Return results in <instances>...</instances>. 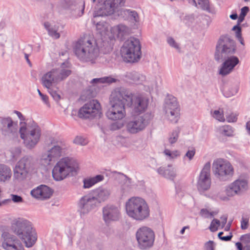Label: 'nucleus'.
<instances>
[{"label": "nucleus", "mask_w": 250, "mask_h": 250, "mask_svg": "<svg viewBox=\"0 0 250 250\" xmlns=\"http://www.w3.org/2000/svg\"><path fill=\"white\" fill-rule=\"evenodd\" d=\"M95 41L96 45L99 49V52L100 51L103 54H108L112 50L113 43L111 42V41L103 38Z\"/></svg>", "instance_id": "obj_29"}, {"label": "nucleus", "mask_w": 250, "mask_h": 250, "mask_svg": "<svg viewBox=\"0 0 250 250\" xmlns=\"http://www.w3.org/2000/svg\"><path fill=\"white\" fill-rule=\"evenodd\" d=\"M14 113L17 115L21 122H26L25 117L21 114V112L17 110H14Z\"/></svg>", "instance_id": "obj_61"}, {"label": "nucleus", "mask_w": 250, "mask_h": 250, "mask_svg": "<svg viewBox=\"0 0 250 250\" xmlns=\"http://www.w3.org/2000/svg\"><path fill=\"white\" fill-rule=\"evenodd\" d=\"M198 4L204 10L209 11V5L208 0H198Z\"/></svg>", "instance_id": "obj_50"}, {"label": "nucleus", "mask_w": 250, "mask_h": 250, "mask_svg": "<svg viewBox=\"0 0 250 250\" xmlns=\"http://www.w3.org/2000/svg\"><path fill=\"white\" fill-rule=\"evenodd\" d=\"M164 110L167 119L172 123H176L179 118V105L177 99L168 95L164 104Z\"/></svg>", "instance_id": "obj_13"}, {"label": "nucleus", "mask_w": 250, "mask_h": 250, "mask_svg": "<svg viewBox=\"0 0 250 250\" xmlns=\"http://www.w3.org/2000/svg\"><path fill=\"white\" fill-rule=\"evenodd\" d=\"M212 171L216 178L220 181H225L233 175L234 169L228 161L223 159H217L213 162Z\"/></svg>", "instance_id": "obj_10"}, {"label": "nucleus", "mask_w": 250, "mask_h": 250, "mask_svg": "<svg viewBox=\"0 0 250 250\" xmlns=\"http://www.w3.org/2000/svg\"><path fill=\"white\" fill-rule=\"evenodd\" d=\"M213 241H209L205 244V250H214Z\"/></svg>", "instance_id": "obj_62"}, {"label": "nucleus", "mask_w": 250, "mask_h": 250, "mask_svg": "<svg viewBox=\"0 0 250 250\" xmlns=\"http://www.w3.org/2000/svg\"><path fill=\"white\" fill-rule=\"evenodd\" d=\"M45 28L47 30L49 35L53 38L57 39L60 37V34L58 32V27L53 25L48 22L44 23Z\"/></svg>", "instance_id": "obj_35"}, {"label": "nucleus", "mask_w": 250, "mask_h": 250, "mask_svg": "<svg viewBox=\"0 0 250 250\" xmlns=\"http://www.w3.org/2000/svg\"><path fill=\"white\" fill-rule=\"evenodd\" d=\"M31 195L35 198L44 200L49 198L52 194V189L47 186L42 185L31 191Z\"/></svg>", "instance_id": "obj_22"}, {"label": "nucleus", "mask_w": 250, "mask_h": 250, "mask_svg": "<svg viewBox=\"0 0 250 250\" xmlns=\"http://www.w3.org/2000/svg\"><path fill=\"white\" fill-rule=\"evenodd\" d=\"M120 88L121 91L127 93V96L123 94V96L127 105L131 108L134 114L140 115L147 110L149 100L145 94L138 92L132 93L124 87H120Z\"/></svg>", "instance_id": "obj_7"}, {"label": "nucleus", "mask_w": 250, "mask_h": 250, "mask_svg": "<svg viewBox=\"0 0 250 250\" xmlns=\"http://www.w3.org/2000/svg\"><path fill=\"white\" fill-rule=\"evenodd\" d=\"M79 166L73 158L65 157L61 159L52 170V176L55 180H62L69 176H74L77 173Z\"/></svg>", "instance_id": "obj_8"}, {"label": "nucleus", "mask_w": 250, "mask_h": 250, "mask_svg": "<svg viewBox=\"0 0 250 250\" xmlns=\"http://www.w3.org/2000/svg\"><path fill=\"white\" fill-rule=\"evenodd\" d=\"M235 51V42L228 35L220 37L214 53V58L216 61L223 62L219 70L220 75L224 76L229 74L239 63L238 57L233 55Z\"/></svg>", "instance_id": "obj_1"}, {"label": "nucleus", "mask_w": 250, "mask_h": 250, "mask_svg": "<svg viewBox=\"0 0 250 250\" xmlns=\"http://www.w3.org/2000/svg\"><path fill=\"white\" fill-rule=\"evenodd\" d=\"M125 81L130 83L139 84L145 81L146 77L138 72L131 71L126 72L125 75Z\"/></svg>", "instance_id": "obj_25"}, {"label": "nucleus", "mask_w": 250, "mask_h": 250, "mask_svg": "<svg viewBox=\"0 0 250 250\" xmlns=\"http://www.w3.org/2000/svg\"><path fill=\"white\" fill-rule=\"evenodd\" d=\"M50 154H51L48 150L42 154L41 161L44 166L49 165L51 161H54V158Z\"/></svg>", "instance_id": "obj_38"}, {"label": "nucleus", "mask_w": 250, "mask_h": 250, "mask_svg": "<svg viewBox=\"0 0 250 250\" xmlns=\"http://www.w3.org/2000/svg\"><path fill=\"white\" fill-rule=\"evenodd\" d=\"M167 42L169 45L172 47L175 48L176 49H179V44L175 41V40L171 37H169L167 39Z\"/></svg>", "instance_id": "obj_58"}, {"label": "nucleus", "mask_w": 250, "mask_h": 250, "mask_svg": "<svg viewBox=\"0 0 250 250\" xmlns=\"http://www.w3.org/2000/svg\"><path fill=\"white\" fill-rule=\"evenodd\" d=\"M73 49L77 58L83 62L94 63L99 54L96 41L87 37L80 39L75 43Z\"/></svg>", "instance_id": "obj_2"}, {"label": "nucleus", "mask_w": 250, "mask_h": 250, "mask_svg": "<svg viewBox=\"0 0 250 250\" xmlns=\"http://www.w3.org/2000/svg\"><path fill=\"white\" fill-rule=\"evenodd\" d=\"M249 218L248 216H242L241 220V229L243 230L246 229L249 227Z\"/></svg>", "instance_id": "obj_54"}, {"label": "nucleus", "mask_w": 250, "mask_h": 250, "mask_svg": "<svg viewBox=\"0 0 250 250\" xmlns=\"http://www.w3.org/2000/svg\"><path fill=\"white\" fill-rule=\"evenodd\" d=\"M226 120L229 123H233L237 121V115L234 113H230V114L226 115Z\"/></svg>", "instance_id": "obj_56"}, {"label": "nucleus", "mask_w": 250, "mask_h": 250, "mask_svg": "<svg viewBox=\"0 0 250 250\" xmlns=\"http://www.w3.org/2000/svg\"><path fill=\"white\" fill-rule=\"evenodd\" d=\"M221 224L220 221L217 219H213L210 223L209 229L212 232L216 231Z\"/></svg>", "instance_id": "obj_47"}, {"label": "nucleus", "mask_w": 250, "mask_h": 250, "mask_svg": "<svg viewBox=\"0 0 250 250\" xmlns=\"http://www.w3.org/2000/svg\"><path fill=\"white\" fill-rule=\"evenodd\" d=\"M231 187H234L235 191L234 192H237V194H240L244 190L247 188L248 183L245 180H237L231 184Z\"/></svg>", "instance_id": "obj_34"}, {"label": "nucleus", "mask_w": 250, "mask_h": 250, "mask_svg": "<svg viewBox=\"0 0 250 250\" xmlns=\"http://www.w3.org/2000/svg\"><path fill=\"white\" fill-rule=\"evenodd\" d=\"M235 189L234 187H231V184H230L228 187H227L225 190L226 194L227 196H220V198L223 201H228L229 200L228 197L233 196L237 194V192H234Z\"/></svg>", "instance_id": "obj_40"}, {"label": "nucleus", "mask_w": 250, "mask_h": 250, "mask_svg": "<svg viewBox=\"0 0 250 250\" xmlns=\"http://www.w3.org/2000/svg\"><path fill=\"white\" fill-rule=\"evenodd\" d=\"M111 32L119 39L123 40L130 33V29L125 25L120 24L111 28Z\"/></svg>", "instance_id": "obj_27"}, {"label": "nucleus", "mask_w": 250, "mask_h": 250, "mask_svg": "<svg viewBox=\"0 0 250 250\" xmlns=\"http://www.w3.org/2000/svg\"><path fill=\"white\" fill-rule=\"evenodd\" d=\"M96 28L97 32L102 37L106 34V32L109 29V25L105 21H99L96 25Z\"/></svg>", "instance_id": "obj_37"}, {"label": "nucleus", "mask_w": 250, "mask_h": 250, "mask_svg": "<svg viewBox=\"0 0 250 250\" xmlns=\"http://www.w3.org/2000/svg\"><path fill=\"white\" fill-rule=\"evenodd\" d=\"M11 199H7L0 202V206L2 205H5L11 203L13 201L14 203H19L23 202V199L22 197L18 195L11 194Z\"/></svg>", "instance_id": "obj_39"}, {"label": "nucleus", "mask_w": 250, "mask_h": 250, "mask_svg": "<svg viewBox=\"0 0 250 250\" xmlns=\"http://www.w3.org/2000/svg\"><path fill=\"white\" fill-rule=\"evenodd\" d=\"M55 74L52 69L49 72L45 74L42 77V83L44 86L48 89H50L53 83H58L56 80Z\"/></svg>", "instance_id": "obj_31"}, {"label": "nucleus", "mask_w": 250, "mask_h": 250, "mask_svg": "<svg viewBox=\"0 0 250 250\" xmlns=\"http://www.w3.org/2000/svg\"><path fill=\"white\" fill-rule=\"evenodd\" d=\"M129 9L121 8L117 11L118 16L124 20H128Z\"/></svg>", "instance_id": "obj_43"}, {"label": "nucleus", "mask_w": 250, "mask_h": 250, "mask_svg": "<svg viewBox=\"0 0 250 250\" xmlns=\"http://www.w3.org/2000/svg\"><path fill=\"white\" fill-rule=\"evenodd\" d=\"M95 181L93 179L92 177L85 179L83 180V188H89L95 185Z\"/></svg>", "instance_id": "obj_53"}, {"label": "nucleus", "mask_w": 250, "mask_h": 250, "mask_svg": "<svg viewBox=\"0 0 250 250\" xmlns=\"http://www.w3.org/2000/svg\"><path fill=\"white\" fill-rule=\"evenodd\" d=\"M98 206L96 200L91 193L83 196L78 203V211L81 217L87 214Z\"/></svg>", "instance_id": "obj_16"}, {"label": "nucleus", "mask_w": 250, "mask_h": 250, "mask_svg": "<svg viewBox=\"0 0 250 250\" xmlns=\"http://www.w3.org/2000/svg\"><path fill=\"white\" fill-rule=\"evenodd\" d=\"M125 0H105L104 2L98 6L94 11V17H103L111 15L115 12L119 6L124 5Z\"/></svg>", "instance_id": "obj_14"}, {"label": "nucleus", "mask_w": 250, "mask_h": 250, "mask_svg": "<svg viewBox=\"0 0 250 250\" xmlns=\"http://www.w3.org/2000/svg\"><path fill=\"white\" fill-rule=\"evenodd\" d=\"M13 231L24 243L27 248L32 247L35 243L37 237L32 225L23 218H18L12 224Z\"/></svg>", "instance_id": "obj_3"}, {"label": "nucleus", "mask_w": 250, "mask_h": 250, "mask_svg": "<svg viewBox=\"0 0 250 250\" xmlns=\"http://www.w3.org/2000/svg\"><path fill=\"white\" fill-rule=\"evenodd\" d=\"M73 142L79 145L84 146L87 144V141L82 136H77L73 141Z\"/></svg>", "instance_id": "obj_55"}, {"label": "nucleus", "mask_w": 250, "mask_h": 250, "mask_svg": "<svg viewBox=\"0 0 250 250\" xmlns=\"http://www.w3.org/2000/svg\"><path fill=\"white\" fill-rule=\"evenodd\" d=\"M103 219L106 225L118 221L121 217L120 209L113 205H107L102 208Z\"/></svg>", "instance_id": "obj_19"}, {"label": "nucleus", "mask_w": 250, "mask_h": 250, "mask_svg": "<svg viewBox=\"0 0 250 250\" xmlns=\"http://www.w3.org/2000/svg\"><path fill=\"white\" fill-rule=\"evenodd\" d=\"M195 149H193L192 150H188L186 153L184 158H185L186 157H187L189 159V160L190 161L193 159L194 156L195 155Z\"/></svg>", "instance_id": "obj_59"}, {"label": "nucleus", "mask_w": 250, "mask_h": 250, "mask_svg": "<svg viewBox=\"0 0 250 250\" xmlns=\"http://www.w3.org/2000/svg\"><path fill=\"white\" fill-rule=\"evenodd\" d=\"M125 210L127 215L136 221H143L150 214L148 205L146 200L139 197H132L125 203Z\"/></svg>", "instance_id": "obj_6"}, {"label": "nucleus", "mask_w": 250, "mask_h": 250, "mask_svg": "<svg viewBox=\"0 0 250 250\" xmlns=\"http://www.w3.org/2000/svg\"><path fill=\"white\" fill-rule=\"evenodd\" d=\"M61 5L75 17H81L84 13L85 2L83 0H61Z\"/></svg>", "instance_id": "obj_18"}, {"label": "nucleus", "mask_w": 250, "mask_h": 250, "mask_svg": "<svg viewBox=\"0 0 250 250\" xmlns=\"http://www.w3.org/2000/svg\"><path fill=\"white\" fill-rule=\"evenodd\" d=\"M49 93L53 97L54 100L58 101L61 99L60 92L58 90L53 89L50 87V89H48Z\"/></svg>", "instance_id": "obj_49"}, {"label": "nucleus", "mask_w": 250, "mask_h": 250, "mask_svg": "<svg viewBox=\"0 0 250 250\" xmlns=\"http://www.w3.org/2000/svg\"><path fill=\"white\" fill-rule=\"evenodd\" d=\"M157 172L159 174L169 179H173L176 176V169L171 165H168L167 167H160L158 168Z\"/></svg>", "instance_id": "obj_30"}, {"label": "nucleus", "mask_w": 250, "mask_h": 250, "mask_svg": "<svg viewBox=\"0 0 250 250\" xmlns=\"http://www.w3.org/2000/svg\"><path fill=\"white\" fill-rule=\"evenodd\" d=\"M49 140L50 144L53 146L48 150L51 154L50 155L54 159L58 158L65 152L68 147V144L63 140H58L54 138H50Z\"/></svg>", "instance_id": "obj_21"}, {"label": "nucleus", "mask_w": 250, "mask_h": 250, "mask_svg": "<svg viewBox=\"0 0 250 250\" xmlns=\"http://www.w3.org/2000/svg\"><path fill=\"white\" fill-rule=\"evenodd\" d=\"M1 130L5 135L13 134L17 131V124L14 123L11 118H2L0 121Z\"/></svg>", "instance_id": "obj_23"}, {"label": "nucleus", "mask_w": 250, "mask_h": 250, "mask_svg": "<svg viewBox=\"0 0 250 250\" xmlns=\"http://www.w3.org/2000/svg\"><path fill=\"white\" fill-rule=\"evenodd\" d=\"M16 164L30 172L34 169L35 161L32 156L26 155L20 159Z\"/></svg>", "instance_id": "obj_28"}, {"label": "nucleus", "mask_w": 250, "mask_h": 250, "mask_svg": "<svg viewBox=\"0 0 250 250\" xmlns=\"http://www.w3.org/2000/svg\"><path fill=\"white\" fill-rule=\"evenodd\" d=\"M19 133L23 144L28 149L34 148L39 143L41 136L40 127L34 121L20 122Z\"/></svg>", "instance_id": "obj_4"}, {"label": "nucleus", "mask_w": 250, "mask_h": 250, "mask_svg": "<svg viewBox=\"0 0 250 250\" xmlns=\"http://www.w3.org/2000/svg\"><path fill=\"white\" fill-rule=\"evenodd\" d=\"M67 64L68 63H63L58 69H53L58 82L63 81L71 74V71Z\"/></svg>", "instance_id": "obj_24"}, {"label": "nucleus", "mask_w": 250, "mask_h": 250, "mask_svg": "<svg viewBox=\"0 0 250 250\" xmlns=\"http://www.w3.org/2000/svg\"><path fill=\"white\" fill-rule=\"evenodd\" d=\"M124 126L122 122H116L110 125L109 129L112 131H115L122 128Z\"/></svg>", "instance_id": "obj_51"}, {"label": "nucleus", "mask_w": 250, "mask_h": 250, "mask_svg": "<svg viewBox=\"0 0 250 250\" xmlns=\"http://www.w3.org/2000/svg\"><path fill=\"white\" fill-rule=\"evenodd\" d=\"M123 94L127 96V93L121 91L120 87L115 88L110 96L111 107L107 111V117L111 120H121L125 117L126 111L125 109V102Z\"/></svg>", "instance_id": "obj_5"}, {"label": "nucleus", "mask_w": 250, "mask_h": 250, "mask_svg": "<svg viewBox=\"0 0 250 250\" xmlns=\"http://www.w3.org/2000/svg\"><path fill=\"white\" fill-rule=\"evenodd\" d=\"M11 156L13 159H17L21 154V148L19 147H15L11 149Z\"/></svg>", "instance_id": "obj_52"}, {"label": "nucleus", "mask_w": 250, "mask_h": 250, "mask_svg": "<svg viewBox=\"0 0 250 250\" xmlns=\"http://www.w3.org/2000/svg\"><path fill=\"white\" fill-rule=\"evenodd\" d=\"M100 104L96 100H92L86 103L82 107L78 112L81 118L90 119L95 117H100Z\"/></svg>", "instance_id": "obj_15"}, {"label": "nucleus", "mask_w": 250, "mask_h": 250, "mask_svg": "<svg viewBox=\"0 0 250 250\" xmlns=\"http://www.w3.org/2000/svg\"><path fill=\"white\" fill-rule=\"evenodd\" d=\"M33 48L31 45L28 44L26 45L23 50V54L26 53L30 54L32 52Z\"/></svg>", "instance_id": "obj_63"}, {"label": "nucleus", "mask_w": 250, "mask_h": 250, "mask_svg": "<svg viewBox=\"0 0 250 250\" xmlns=\"http://www.w3.org/2000/svg\"><path fill=\"white\" fill-rule=\"evenodd\" d=\"M117 81V79L112 78L111 77H104L99 78H95L92 79L90 83L94 85L97 83H115Z\"/></svg>", "instance_id": "obj_36"}, {"label": "nucleus", "mask_w": 250, "mask_h": 250, "mask_svg": "<svg viewBox=\"0 0 250 250\" xmlns=\"http://www.w3.org/2000/svg\"><path fill=\"white\" fill-rule=\"evenodd\" d=\"M220 130L224 135L228 136H231L233 133L232 127L230 125L223 126Z\"/></svg>", "instance_id": "obj_46"}, {"label": "nucleus", "mask_w": 250, "mask_h": 250, "mask_svg": "<svg viewBox=\"0 0 250 250\" xmlns=\"http://www.w3.org/2000/svg\"><path fill=\"white\" fill-rule=\"evenodd\" d=\"M153 117L154 115L148 112L127 121L125 126L126 131L130 134H134L144 130L150 124Z\"/></svg>", "instance_id": "obj_11"}, {"label": "nucleus", "mask_w": 250, "mask_h": 250, "mask_svg": "<svg viewBox=\"0 0 250 250\" xmlns=\"http://www.w3.org/2000/svg\"><path fill=\"white\" fill-rule=\"evenodd\" d=\"M212 117L220 122H225V121L223 111H221L219 110H214L212 113Z\"/></svg>", "instance_id": "obj_45"}, {"label": "nucleus", "mask_w": 250, "mask_h": 250, "mask_svg": "<svg viewBox=\"0 0 250 250\" xmlns=\"http://www.w3.org/2000/svg\"><path fill=\"white\" fill-rule=\"evenodd\" d=\"M29 172L28 170L16 164L14 169V177L18 180H22L26 178Z\"/></svg>", "instance_id": "obj_33"}, {"label": "nucleus", "mask_w": 250, "mask_h": 250, "mask_svg": "<svg viewBox=\"0 0 250 250\" xmlns=\"http://www.w3.org/2000/svg\"><path fill=\"white\" fill-rule=\"evenodd\" d=\"M12 171L10 167L4 164H0V183H4L10 180Z\"/></svg>", "instance_id": "obj_32"}, {"label": "nucleus", "mask_w": 250, "mask_h": 250, "mask_svg": "<svg viewBox=\"0 0 250 250\" xmlns=\"http://www.w3.org/2000/svg\"><path fill=\"white\" fill-rule=\"evenodd\" d=\"M201 216L205 218H209L210 212L206 208H203L200 210Z\"/></svg>", "instance_id": "obj_60"}, {"label": "nucleus", "mask_w": 250, "mask_h": 250, "mask_svg": "<svg viewBox=\"0 0 250 250\" xmlns=\"http://www.w3.org/2000/svg\"><path fill=\"white\" fill-rule=\"evenodd\" d=\"M180 132V128L177 127L171 133L168 138V142L170 145H172L177 141Z\"/></svg>", "instance_id": "obj_41"}, {"label": "nucleus", "mask_w": 250, "mask_h": 250, "mask_svg": "<svg viewBox=\"0 0 250 250\" xmlns=\"http://www.w3.org/2000/svg\"><path fill=\"white\" fill-rule=\"evenodd\" d=\"M1 236L2 246L5 250H24L23 245L16 236L7 232H3Z\"/></svg>", "instance_id": "obj_20"}, {"label": "nucleus", "mask_w": 250, "mask_h": 250, "mask_svg": "<svg viewBox=\"0 0 250 250\" xmlns=\"http://www.w3.org/2000/svg\"><path fill=\"white\" fill-rule=\"evenodd\" d=\"M210 167L209 162L206 163L202 169L197 181L198 190L202 192L208 190L211 185Z\"/></svg>", "instance_id": "obj_17"}, {"label": "nucleus", "mask_w": 250, "mask_h": 250, "mask_svg": "<svg viewBox=\"0 0 250 250\" xmlns=\"http://www.w3.org/2000/svg\"><path fill=\"white\" fill-rule=\"evenodd\" d=\"M129 13L128 20L133 21L135 22L139 21V17L138 14L136 11L129 9Z\"/></svg>", "instance_id": "obj_48"}, {"label": "nucleus", "mask_w": 250, "mask_h": 250, "mask_svg": "<svg viewBox=\"0 0 250 250\" xmlns=\"http://www.w3.org/2000/svg\"><path fill=\"white\" fill-rule=\"evenodd\" d=\"M233 31H236L235 36L241 34V28L239 26V24L238 23L237 25L234 26L232 29Z\"/></svg>", "instance_id": "obj_64"}, {"label": "nucleus", "mask_w": 250, "mask_h": 250, "mask_svg": "<svg viewBox=\"0 0 250 250\" xmlns=\"http://www.w3.org/2000/svg\"><path fill=\"white\" fill-rule=\"evenodd\" d=\"M91 193L99 205L101 203L108 199L110 194V191L108 189L100 188L96 189Z\"/></svg>", "instance_id": "obj_26"}, {"label": "nucleus", "mask_w": 250, "mask_h": 250, "mask_svg": "<svg viewBox=\"0 0 250 250\" xmlns=\"http://www.w3.org/2000/svg\"><path fill=\"white\" fill-rule=\"evenodd\" d=\"M138 247L141 250H148L154 245L155 235L154 231L149 228L143 227L136 232Z\"/></svg>", "instance_id": "obj_12"}, {"label": "nucleus", "mask_w": 250, "mask_h": 250, "mask_svg": "<svg viewBox=\"0 0 250 250\" xmlns=\"http://www.w3.org/2000/svg\"><path fill=\"white\" fill-rule=\"evenodd\" d=\"M249 11V8L248 6H244L241 8V13L237 21L238 24H240L242 22H243Z\"/></svg>", "instance_id": "obj_44"}, {"label": "nucleus", "mask_w": 250, "mask_h": 250, "mask_svg": "<svg viewBox=\"0 0 250 250\" xmlns=\"http://www.w3.org/2000/svg\"><path fill=\"white\" fill-rule=\"evenodd\" d=\"M139 39L131 37L124 43L121 52L125 61L128 62H138L142 54Z\"/></svg>", "instance_id": "obj_9"}, {"label": "nucleus", "mask_w": 250, "mask_h": 250, "mask_svg": "<svg viewBox=\"0 0 250 250\" xmlns=\"http://www.w3.org/2000/svg\"><path fill=\"white\" fill-rule=\"evenodd\" d=\"M240 240L242 243L246 244L250 243V233L242 235L240 237Z\"/></svg>", "instance_id": "obj_57"}, {"label": "nucleus", "mask_w": 250, "mask_h": 250, "mask_svg": "<svg viewBox=\"0 0 250 250\" xmlns=\"http://www.w3.org/2000/svg\"><path fill=\"white\" fill-rule=\"evenodd\" d=\"M164 153L167 156L168 160H174L180 155V153L178 150L170 151L168 149H166L164 151Z\"/></svg>", "instance_id": "obj_42"}]
</instances>
